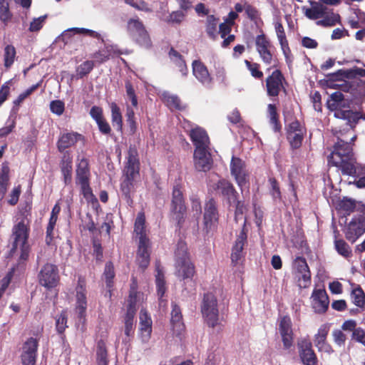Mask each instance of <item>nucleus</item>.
<instances>
[{"label":"nucleus","instance_id":"obj_6","mask_svg":"<svg viewBox=\"0 0 365 365\" xmlns=\"http://www.w3.org/2000/svg\"><path fill=\"white\" fill-rule=\"evenodd\" d=\"M201 312L208 326L214 327L219 324L217 299L212 293L205 294Z\"/></svg>","mask_w":365,"mask_h":365},{"label":"nucleus","instance_id":"obj_12","mask_svg":"<svg viewBox=\"0 0 365 365\" xmlns=\"http://www.w3.org/2000/svg\"><path fill=\"white\" fill-rule=\"evenodd\" d=\"M255 46L262 61L266 64H271L272 61V46L269 40L264 34L256 36Z\"/></svg>","mask_w":365,"mask_h":365},{"label":"nucleus","instance_id":"obj_23","mask_svg":"<svg viewBox=\"0 0 365 365\" xmlns=\"http://www.w3.org/2000/svg\"><path fill=\"white\" fill-rule=\"evenodd\" d=\"M76 311L79 317H83L86 309V284L80 279L76 287Z\"/></svg>","mask_w":365,"mask_h":365},{"label":"nucleus","instance_id":"obj_39","mask_svg":"<svg viewBox=\"0 0 365 365\" xmlns=\"http://www.w3.org/2000/svg\"><path fill=\"white\" fill-rule=\"evenodd\" d=\"M115 277L114 267L112 262H108L106 263L104 272L103 279L106 282V287L108 288L109 296H110V288L113 287V279Z\"/></svg>","mask_w":365,"mask_h":365},{"label":"nucleus","instance_id":"obj_64","mask_svg":"<svg viewBox=\"0 0 365 365\" xmlns=\"http://www.w3.org/2000/svg\"><path fill=\"white\" fill-rule=\"evenodd\" d=\"M352 337L354 340L365 346V331L361 329H356L353 331Z\"/></svg>","mask_w":365,"mask_h":365},{"label":"nucleus","instance_id":"obj_42","mask_svg":"<svg viewBox=\"0 0 365 365\" xmlns=\"http://www.w3.org/2000/svg\"><path fill=\"white\" fill-rule=\"evenodd\" d=\"M217 24L218 19L214 16L210 15L207 16L206 31L208 36L212 38H215L217 34Z\"/></svg>","mask_w":365,"mask_h":365},{"label":"nucleus","instance_id":"obj_30","mask_svg":"<svg viewBox=\"0 0 365 365\" xmlns=\"http://www.w3.org/2000/svg\"><path fill=\"white\" fill-rule=\"evenodd\" d=\"M72 161L73 158L70 153L66 152L61 162V170L66 184H68L71 181Z\"/></svg>","mask_w":365,"mask_h":365},{"label":"nucleus","instance_id":"obj_25","mask_svg":"<svg viewBox=\"0 0 365 365\" xmlns=\"http://www.w3.org/2000/svg\"><path fill=\"white\" fill-rule=\"evenodd\" d=\"M214 190L219 191L222 195L227 197L230 201H235L237 192L233 185L226 180H218L217 183L211 185Z\"/></svg>","mask_w":365,"mask_h":365},{"label":"nucleus","instance_id":"obj_26","mask_svg":"<svg viewBox=\"0 0 365 365\" xmlns=\"http://www.w3.org/2000/svg\"><path fill=\"white\" fill-rule=\"evenodd\" d=\"M170 323L173 334L180 336L185 330V325L182 322L181 311L175 304L173 305Z\"/></svg>","mask_w":365,"mask_h":365},{"label":"nucleus","instance_id":"obj_29","mask_svg":"<svg viewBox=\"0 0 365 365\" xmlns=\"http://www.w3.org/2000/svg\"><path fill=\"white\" fill-rule=\"evenodd\" d=\"M81 135L76 133H67L61 135L58 142L57 148L60 152L74 145L81 138Z\"/></svg>","mask_w":365,"mask_h":365},{"label":"nucleus","instance_id":"obj_53","mask_svg":"<svg viewBox=\"0 0 365 365\" xmlns=\"http://www.w3.org/2000/svg\"><path fill=\"white\" fill-rule=\"evenodd\" d=\"M64 103L60 100L52 101L50 103L51 111L57 115H61L64 111Z\"/></svg>","mask_w":365,"mask_h":365},{"label":"nucleus","instance_id":"obj_28","mask_svg":"<svg viewBox=\"0 0 365 365\" xmlns=\"http://www.w3.org/2000/svg\"><path fill=\"white\" fill-rule=\"evenodd\" d=\"M274 26L277 39L281 46L282 51L286 57L290 53V49L287 40L286 34L282 22L279 18H276L274 21Z\"/></svg>","mask_w":365,"mask_h":365},{"label":"nucleus","instance_id":"obj_15","mask_svg":"<svg viewBox=\"0 0 365 365\" xmlns=\"http://www.w3.org/2000/svg\"><path fill=\"white\" fill-rule=\"evenodd\" d=\"M279 330L281 334L284 346L289 348L293 342V331L292 320L289 317L284 316L279 321Z\"/></svg>","mask_w":365,"mask_h":365},{"label":"nucleus","instance_id":"obj_18","mask_svg":"<svg viewBox=\"0 0 365 365\" xmlns=\"http://www.w3.org/2000/svg\"><path fill=\"white\" fill-rule=\"evenodd\" d=\"M329 330V326L323 324L319 328L317 333L314 335V342L319 351H324L327 353L332 351L331 347L327 342V336L328 335Z\"/></svg>","mask_w":365,"mask_h":365},{"label":"nucleus","instance_id":"obj_9","mask_svg":"<svg viewBox=\"0 0 365 365\" xmlns=\"http://www.w3.org/2000/svg\"><path fill=\"white\" fill-rule=\"evenodd\" d=\"M293 269L298 285L300 288H307L311 283V273L304 258L297 257L293 262Z\"/></svg>","mask_w":365,"mask_h":365},{"label":"nucleus","instance_id":"obj_20","mask_svg":"<svg viewBox=\"0 0 365 365\" xmlns=\"http://www.w3.org/2000/svg\"><path fill=\"white\" fill-rule=\"evenodd\" d=\"M140 335L143 343H147L150 339L152 333V320L145 310L140 312Z\"/></svg>","mask_w":365,"mask_h":365},{"label":"nucleus","instance_id":"obj_48","mask_svg":"<svg viewBox=\"0 0 365 365\" xmlns=\"http://www.w3.org/2000/svg\"><path fill=\"white\" fill-rule=\"evenodd\" d=\"M94 66V62L92 61H86L76 68V73L80 78L89 73Z\"/></svg>","mask_w":365,"mask_h":365},{"label":"nucleus","instance_id":"obj_57","mask_svg":"<svg viewBox=\"0 0 365 365\" xmlns=\"http://www.w3.org/2000/svg\"><path fill=\"white\" fill-rule=\"evenodd\" d=\"M133 180L134 179H132L130 177H125V179L123 180L121 183V190L123 193L125 195V197H129L130 191L133 188Z\"/></svg>","mask_w":365,"mask_h":365},{"label":"nucleus","instance_id":"obj_24","mask_svg":"<svg viewBox=\"0 0 365 365\" xmlns=\"http://www.w3.org/2000/svg\"><path fill=\"white\" fill-rule=\"evenodd\" d=\"M247 240V234L245 227L242 230L232 247L231 259L233 263H238L242 257V250Z\"/></svg>","mask_w":365,"mask_h":365},{"label":"nucleus","instance_id":"obj_45","mask_svg":"<svg viewBox=\"0 0 365 365\" xmlns=\"http://www.w3.org/2000/svg\"><path fill=\"white\" fill-rule=\"evenodd\" d=\"M337 73L342 78H352L356 76H364L365 70L354 67L351 69L339 70Z\"/></svg>","mask_w":365,"mask_h":365},{"label":"nucleus","instance_id":"obj_13","mask_svg":"<svg viewBox=\"0 0 365 365\" xmlns=\"http://www.w3.org/2000/svg\"><path fill=\"white\" fill-rule=\"evenodd\" d=\"M37 348L38 341L34 338L29 339L24 344L21 355L23 365H36Z\"/></svg>","mask_w":365,"mask_h":365},{"label":"nucleus","instance_id":"obj_60","mask_svg":"<svg viewBox=\"0 0 365 365\" xmlns=\"http://www.w3.org/2000/svg\"><path fill=\"white\" fill-rule=\"evenodd\" d=\"M46 16H40L38 18L34 19L33 21L30 24L29 30L31 31H38L43 26V24L45 21Z\"/></svg>","mask_w":365,"mask_h":365},{"label":"nucleus","instance_id":"obj_40","mask_svg":"<svg viewBox=\"0 0 365 365\" xmlns=\"http://www.w3.org/2000/svg\"><path fill=\"white\" fill-rule=\"evenodd\" d=\"M144 29L143 25L137 19H130L128 22V31L133 38Z\"/></svg>","mask_w":365,"mask_h":365},{"label":"nucleus","instance_id":"obj_56","mask_svg":"<svg viewBox=\"0 0 365 365\" xmlns=\"http://www.w3.org/2000/svg\"><path fill=\"white\" fill-rule=\"evenodd\" d=\"M338 206L340 210H342L346 212H350L354 210L355 204L354 200L348 198H344L343 200H340Z\"/></svg>","mask_w":365,"mask_h":365},{"label":"nucleus","instance_id":"obj_11","mask_svg":"<svg viewBox=\"0 0 365 365\" xmlns=\"http://www.w3.org/2000/svg\"><path fill=\"white\" fill-rule=\"evenodd\" d=\"M299 355L303 364L317 365V358L308 338H302L297 342Z\"/></svg>","mask_w":365,"mask_h":365},{"label":"nucleus","instance_id":"obj_63","mask_svg":"<svg viewBox=\"0 0 365 365\" xmlns=\"http://www.w3.org/2000/svg\"><path fill=\"white\" fill-rule=\"evenodd\" d=\"M138 171L139 165H128L125 170V177L134 179L138 175Z\"/></svg>","mask_w":365,"mask_h":365},{"label":"nucleus","instance_id":"obj_47","mask_svg":"<svg viewBox=\"0 0 365 365\" xmlns=\"http://www.w3.org/2000/svg\"><path fill=\"white\" fill-rule=\"evenodd\" d=\"M170 58L173 61H180L179 71L182 73V76H186L187 72V68L185 65L184 60L182 59L181 56L175 50L171 49L170 53Z\"/></svg>","mask_w":365,"mask_h":365},{"label":"nucleus","instance_id":"obj_36","mask_svg":"<svg viewBox=\"0 0 365 365\" xmlns=\"http://www.w3.org/2000/svg\"><path fill=\"white\" fill-rule=\"evenodd\" d=\"M16 48L12 45H7L4 49V65L6 69L11 68L16 58Z\"/></svg>","mask_w":365,"mask_h":365},{"label":"nucleus","instance_id":"obj_19","mask_svg":"<svg viewBox=\"0 0 365 365\" xmlns=\"http://www.w3.org/2000/svg\"><path fill=\"white\" fill-rule=\"evenodd\" d=\"M283 77L279 71H274L267 78L266 86L269 96H277L282 88Z\"/></svg>","mask_w":365,"mask_h":365},{"label":"nucleus","instance_id":"obj_21","mask_svg":"<svg viewBox=\"0 0 365 365\" xmlns=\"http://www.w3.org/2000/svg\"><path fill=\"white\" fill-rule=\"evenodd\" d=\"M364 232V222H359L358 219H354L349 223L345 236L349 241L354 243Z\"/></svg>","mask_w":365,"mask_h":365},{"label":"nucleus","instance_id":"obj_49","mask_svg":"<svg viewBox=\"0 0 365 365\" xmlns=\"http://www.w3.org/2000/svg\"><path fill=\"white\" fill-rule=\"evenodd\" d=\"M10 17L9 0H0V19L6 22Z\"/></svg>","mask_w":365,"mask_h":365},{"label":"nucleus","instance_id":"obj_3","mask_svg":"<svg viewBox=\"0 0 365 365\" xmlns=\"http://www.w3.org/2000/svg\"><path fill=\"white\" fill-rule=\"evenodd\" d=\"M145 222L144 214L138 213L135 222L134 231L139 240L136 262L142 270L145 269L150 263V241L146 237Z\"/></svg>","mask_w":365,"mask_h":365},{"label":"nucleus","instance_id":"obj_8","mask_svg":"<svg viewBox=\"0 0 365 365\" xmlns=\"http://www.w3.org/2000/svg\"><path fill=\"white\" fill-rule=\"evenodd\" d=\"M230 170L232 175L242 192L249 187V173L246 170L245 162L240 158L232 157L230 163Z\"/></svg>","mask_w":365,"mask_h":365},{"label":"nucleus","instance_id":"obj_4","mask_svg":"<svg viewBox=\"0 0 365 365\" xmlns=\"http://www.w3.org/2000/svg\"><path fill=\"white\" fill-rule=\"evenodd\" d=\"M29 222L26 219L17 222L12 229L13 249L20 251V258L23 260L27 259L29 254Z\"/></svg>","mask_w":365,"mask_h":365},{"label":"nucleus","instance_id":"obj_59","mask_svg":"<svg viewBox=\"0 0 365 365\" xmlns=\"http://www.w3.org/2000/svg\"><path fill=\"white\" fill-rule=\"evenodd\" d=\"M125 2L132 6L134 8H136L139 10H143V11H150V9L148 7L147 4L141 1V0H125Z\"/></svg>","mask_w":365,"mask_h":365},{"label":"nucleus","instance_id":"obj_51","mask_svg":"<svg viewBox=\"0 0 365 365\" xmlns=\"http://www.w3.org/2000/svg\"><path fill=\"white\" fill-rule=\"evenodd\" d=\"M134 39L143 47L149 48L151 45L150 37L145 29L139 33Z\"/></svg>","mask_w":365,"mask_h":365},{"label":"nucleus","instance_id":"obj_35","mask_svg":"<svg viewBox=\"0 0 365 365\" xmlns=\"http://www.w3.org/2000/svg\"><path fill=\"white\" fill-rule=\"evenodd\" d=\"M110 108L111 110V120L113 125L118 130H120L122 129L123 120L120 108L115 103H111L110 104Z\"/></svg>","mask_w":365,"mask_h":365},{"label":"nucleus","instance_id":"obj_22","mask_svg":"<svg viewBox=\"0 0 365 365\" xmlns=\"http://www.w3.org/2000/svg\"><path fill=\"white\" fill-rule=\"evenodd\" d=\"M190 135L195 146V149L209 148L210 140L204 129L195 127L190 130Z\"/></svg>","mask_w":365,"mask_h":365},{"label":"nucleus","instance_id":"obj_58","mask_svg":"<svg viewBox=\"0 0 365 365\" xmlns=\"http://www.w3.org/2000/svg\"><path fill=\"white\" fill-rule=\"evenodd\" d=\"M10 93L9 81L4 83L0 88V106L6 101Z\"/></svg>","mask_w":365,"mask_h":365},{"label":"nucleus","instance_id":"obj_17","mask_svg":"<svg viewBox=\"0 0 365 365\" xmlns=\"http://www.w3.org/2000/svg\"><path fill=\"white\" fill-rule=\"evenodd\" d=\"M218 213L216 204L213 199H210L205 206L204 225L207 230H210L217 222Z\"/></svg>","mask_w":365,"mask_h":365},{"label":"nucleus","instance_id":"obj_33","mask_svg":"<svg viewBox=\"0 0 365 365\" xmlns=\"http://www.w3.org/2000/svg\"><path fill=\"white\" fill-rule=\"evenodd\" d=\"M118 53H119L113 46H106L104 49L94 53L93 58L95 59L96 62L101 63L108 60L110 57L113 58L115 56L118 55Z\"/></svg>","mask_w":365,"mask_h":365},{"label":"nucleus","instance_id":"obj_34","mask_svg":"<svg viewBox=\"0 0 365 365\" xmlns=\"http://www.w3.org/2000/svg\"><path fill=\"white\" fill-rule=\"evenodd\" d=\"M172 210L175 213L178 214H183L185 210L182 194L178 188H174L173 192Z\"/></svg>","mask_w":365,"mask_h":365},{"label":"nucleus","instance_id":"obj_62","mask_svg":"<svg viewBox=\"0 0 365 365\" xmlns=\"http://www.w3.org/2000/svg\"><path fill=\"white\" fill-rule=\"evenodd\" d=\"M269 182L271 186L270 192L274 198H279L281 193L277 181L274 178H269Z\"/></svg>","mask_w":365,"mask_h":365},{"label":"nucleus","instance_id":"obj_44","mask_svg":"<svg viewBox=\"0 0 365 365\" xmlns=\"http://www.w3.org/2000/svg\"><path fill=\"white\" fill-rule=\"evenodd\" d=\"M351 299L356 306L365 307V294L361 288H356L352 291Z\"/></svg>","mask_w":365,"mask_h":365},{"label":"nucleus","instance_id":"obj_5","mask_svg":"<svg viewBox=\"0 0 365 365\" xmlns=\"http://www.w3.org/2000/svg\"><path fill=\"white\" fill-rule=\"evenodd\" d=\"M175 257L178 276L184 279L191 278L194 274L195 270L188 257L187 247L184 242L178 244L175 252Z\"/></svg>","mask_w":365,"mask_h":365},{"label":"nucleus","instance_id":"obj_10","mask_svg":"<svg viewBox=\"0 0 365 365\" xmlns=\"http://www.w3.org/2000/svg\"><path fill=\"white\" fill-rule=\"evenodd\" d=\"M39 283L47 289L55 287L59 281L58 268L52 264H45L38 274Z\"/></svg>","mask_w":365,"mask_h":365},{"label":"nucleus","instance_id":"obj_38","mask_svg":"<svg viewBox=\"0 0 365 365\" xmlns=\"http://www.w3.org/2000/svg\"><path fill=\"white\" fill-rule=\"evenodd\" d=\"M322 18V20L317 21V24L324 27H329L335 25L336 23L339 21L340 17L337 14H334V12H327L326 11V14Z\"/></svg>","mask_w":365,"mask_h":365},{"label":"nucleus","instance_id":"obj_32","mask_svg":"<svg viewBox=\"0 0 365 365\" xmlns=\"http://www.w3.org/2000/svg\"><path fill=\"white\" fill-rule=\"evenodd\" d=\"M89 168L87 159H78L76 169V182L89 181Z\"/></svg>","mask_w":365,"mask_h":365},{"label":"nucleus","instance_id":"obj_31","mask_svg":"<svg viewBox=\"0 0 365 365\" xmlns=\"http://www.w3.org/2000/svg\"><path fill=\"white\" fill-rule=\"evenodd\" d=\"M312 7L304 9L305 16L312 20L318 19L324 16L327 7L322 4L316 1H309Z\"/></svg>","mask_w":365,"mask_h":365},{"label":"nucleus","instance_id":"obj_46","mask_svg":"<svg viewBox=\"0 0 365 365\" xmlns=\"http://www.w3.org/2000/svg\"><path fill=\"white\" fill-rule=\"evenodd\" d=\"M303 135L304 132L294 133V131H287V138L294 148H297L301 145Z\"/></svg>","mask_w":365,"mask_h":365},{"label":"nucleus","instance_id":"obj_55","mask_svg":"<svg viewBox=\"0 0 365 365\" xmlns=\"http://www.w3.org/2000/svg\"><path fill=\"white\" fill-rule=\"evenodd\" d=\"M245 63L253 77L256 78H262L263 73L259 71V66L257 63H250L247 60H245Z\"/></svg>","mask_w":365,"mask_h":365},{"label":"nucleus","instance_id":"obj_50","mask_svg":"<svg viewBox=\"0 0 365 365\" xmlns=\"http://www.w3.org/2000/svg\"><path fill=\"white\" fill-rule=\"evenodd\" d=\"M56 327L58 333H63L67 327V315L66 312H62L56 319Z\"/></svg>","mask_w":365,"mask_h":365},{"label":"nucleus","instance_id":"obj_37","mask_svg":"<svg viewBox=\"0 0 365 365\" xmlns=\"http://www.w3.org/2000/svg\"><path fill=\"white\" fill-rule=\"evenodd\" d=\"M156 272L157 274L155 275V282H156V287H157V292L158 296L159 297L160 300V304L161 305L163 302V297L164 296V294L166 291V287L165 286V280H164V275L161 270L159 268V266H157L156 267Z\"/></svg>","mask_w":365,"mask_h":365},{"label":"nucleus","instance_id":"obj_43","mask_svg":"<svg viewBox=\"0 0 365 365\" xmlns=\"http://www.w3.org/2000/svg\"><path fill=\"white\" fill-rule=\"evenodd\" d=\"M335 249L337 252L345 258H349L352 255L350 247L342 240H335Z\"/></svg>","mask_w":365,"mask_h":365},{"label":"nucleus","instance_id":"obj_16","mask_svg":"<svg viewBox=\"0 0 365 365\" xmlns=\"http://www.w3.org/2000/svg\"><path fill=\"white\" fill-rule=\"evenodd\" d=\"M312 305L315 312L324 313L329 306V299L324 289L314 290L312 297Z\"/></svg>","mask_w":365,"mask_h":365},{"label":"nucleus","instance_id":"obj_54","mask_svg":"<svg viewBox=\"0 0 365 365\" xmlns=\"http://www.w3.org/2000/svg\"><path fill=\"white\" fill-rule=\"evenodd\" d=\"M268 113L270 118V123L272 125L273 128L275 131L279 130V126L277 123V114L276 108L272 104L268 105Z\"/></svg>","mask_w":365,"mask_h":365},{"label":"nucleus","instance_id":"obj_41","mask_svg":"<svg viewBox=\"0 0 365 365\" xmlns=\"http://www.w3.org/2000/svg\"><path fill=\"white\" fill-rule=\"evenodd\" d=\"M162 98L163 101L170 108L180 109V101L176 96L165 91L162 93Z\"/></svg>","mask_w":365,"mask_h":365},{"label":"nucleus","instance_id":"obj_52","mask_svg":"<svg viewBox=\"0 0 365 365\" xmlns=\"http://www.w3.org/2000/svg\"><path fill=\"white\" fill-rule=\"evenodd\" d=\"M57 220L58 217H50L49 222L46 228V241L48 245H49L51 242L52 239L53 237V230L56 224Z\"/></svg>","mask_w":365,"mask_h":365},{"label":"nucleus","instance_id":"obj_14","mask_svg":"<svg viewBox=\"0 0 365 365\" xmlns=\"http://www.w3.org/2000/svg\"><path fill=\"white\" fill-rule=\"evenodd\" d=\"M209 148H198L194 151V165L198 171L206 172L212 165V160Z\"/></svg>","mask_w":365,"mask_h":365},{"label":"nucleus","instance_id":"obj_1","mask_svg":"<svg viewBox=\"0 0 365 365\" xmlns=\"http://www.w3.org/2000/svg\"><path fill=\"white\" fill-rule=\"evenodd\" d=\"M334 134L337 135L338 141L335 143L334 150L328 157L329 164L341 168L345 175H355L357 174L358 165H355V160L353 158L352 148L347 142L348 138L344 136L341 130H334Z\"/></svg>","mask_w":365,"mask_h":365},{"label":"nucleus","instance_id":"obj_2","mask_svg":"<svg viewBox=\"0 0 365 365\" xmlns=\"http://www.w3.org/2000/svg\"><path fill=\"white\" fill-rule=\"evenodd\" d=\"M351 101L344 98L341 92H334L330 96L327 106L330 111L334 112L336 118L346 121L348 128L346 133L352 130L360 118L365 119V115L349 109Z\"/></svg>","mask_w":365,"mask_h":365},{"label":"nucleus","instance_id":"obj_27","mask_svg":"<svg viewBox=\"0 0 365 365\" xmlns=\"http://www.w3.org/2000/svg\"><path fill=\"white\" fill-rule=\"evenodd\" d=\"M192 73L195 77L202 84L210 85L211 77L206 66L200 61L192 62Z\"/></svg>","mask_w":365,"mask_h":365},{"label":"nucleus","instance_id":"obj_7","mask_svg":"<svg viewBox=\"0 0 365 365\" xmlns=\"http://www.w3.org/2000/svg\"><path fill=\"white\" fill-rule=\"evenodd\" d=\"M140 299V294L136 290V284L133 282L130 287L129 297L128 299V307L125 317V334L130 336L133 331L134 323L133 319L136 311V303Z\"/></svg>","mask_w":365,"mask_h":365},{"label":"nucleus","instance_id":"obj_61","mask_svg":"<svg viewBox=\"0 0 365 365\" xmlns=\"http://www.w3.org/2000/svg\"><path fill=\"white\" fill-rule=\"evenodd\" d=\"M185 17V14L180 11H173L168 16L167 21L172 23H180Z\"/></svg>","mask_w":365,"mask_h":365}]
</instances>
